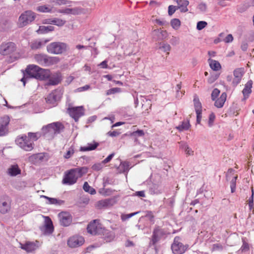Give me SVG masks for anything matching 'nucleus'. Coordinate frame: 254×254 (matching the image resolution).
<instances>
[{"label":"nucleus","instance_id":"f257e3e1","mask_svg":"<svg viewBox=\"0 0 254 254\" xmlns=\"http://www.w3.org/2000/svg\"><path fill=\"white\" fill-rule=\"evenodd\" d=\"M49 71L46 69L42 68L38 65L31 64L27 66L25 69L24 76L21 79V81L25 85V80L28 78H34L42 80L43 78L47 75Z\"/></svg>","mask_w":254,"mask_h":254},{"label":"nucleus","instance_id":"f03ea898","mask_svg":"<svg viewBox=\"0 0 254 254\" xmlns=\"http://www.w3.org/2000/svg\"><path fill=\"white\" fill-rule=\"evenodd\" d=\"M64 128V126L62 123L57 122L43 127L42 131L44 135L53 138L55 134L60 133Z\"/></svg>","mask_w":254,"mask_h":254},{"label":"nucleus","instance_id":"7ed1b4c3","mask_svg":"<svg viewBox=\"0 0 254 254\" xmlns=\"http://www.w3.org/2000/svg\"><path fill=\"white\" fill-rule=\"evenodd\" d=\"M36 62L42 66H50L58 64L60 59L58 57H49L45 54H36L34 56Z\"/></svg>","mask_w":254,"mask_h":254},{"label":"nucleus","instance_id":"20e7f679","mask_svg":"<svg viewBox=\"0 0 254 254\" xmlns=\"http://www.w3.org/2000/svg\"><path fill=\"white\" fill-rule=\"evenodd\" d=\"M49 72L47 75L44 77L42 80H48L47 85H57L60 83L63 79L62 74L60 71L51 72L50 70L46 69Z\"/></svg>","mask_w":254,"mask_h":254},{"label":"nucleus","instance_id":"39448f33","mask_svg":"<svg viewBox=\"0 0 254 254\" xmlns=\"http://www.w3.org/2000/svg\"><path fill=\"white\" fill-rule=\"evenodd\" d=\"M189 247L188 244L184 245L182 242V239L180 237L177 236L174 238L171 245V249L174 254H183L188 249Z\"/></svg>","mask_w":254,"mask_h":254},{"label":"nucleus","instance_id":"423d86ee","mask_svg":"<svg viewBox=\"0 0 254 254\" xmlns=\"http://www.w3.org/2000/svg\"><path fill=\"white\" fill-rule=\"evenodd\" d=\"M35 13L31 11L27 10L22 13L19 17L18 25L19 27H23L34 20Z\"/></svg>","mask_w":254,"mask_h":254},{"label":"nucleus","instance_id":"0eeeda50","mask_svg":"<svg viewBox=\"0 0 254 254\" xmlns=\"http://www.w3.org/2000/svg\"><path fill=\"white\" fill-rule=\"evenodd\" d=\"M67 45L62 42H53L47 47L48 53L53 54H61L66 51Z\"/></svg>","mask_w":254,"mask_h":254},{"label":"nucleus","instance_id":"6e6552de","mask_svg":"<svg viewBox=\"0 0 254 254\" xmlns=\"http://www.w3.org/2000/svg\"><path fill=\"white\" fill-rule=\"evenodd\" d=\"M16 143L21 148L27 151H31L33 148V142L26 135L17 137Z\"/></svg>","mask_w":254,"mask_h":254},{"label":"nucleus","instance_id":"1a4fd4ad","mask_svg":"<svg viewBox=\"0 0 254 254\" xmlns=\"http://www.w3.org/2000/svg\"><path fill=\"white\" fill-rule=\"evenodd\" d=\"M16 50V45L11 42L2 43L0 46V54L2 55H11Z\"/></svg>","mask_w":254,"mask_h":254},{"label":"nucleus","instance_id":"9d476101","mask_svg":"<svg viewBox=\"0 0 254 254\" xmlns=\"http://www.w3.org/2000/svg\"><path fill=\"white\" fill-rule=\"evenodd\" d=\"M62 97L61 91L59 90H55L50 93L47 98L46 101L47 103L50 105L51 106H55L57 105V102L60 100Z\"/></svg>","mask_w":254,"mask_h":254},{"label":"nucleus","instance_id":"9b49d317","mask_svg":"<svg viewBox=\"0 0 254 254\" xmlns=\"http://www.w3.org/2000/svg\"><path fill=\"white\" fill-rule=\"evenodd\" d=\"M11 208V199L7 195L0 197V212L5 214L8 212Z\"/></svg>","mask_w":254,"mask_h":254},{"label":"nucleus","instance_id":"f8f14e48","mask_svg":"<svg viewBox=\"0 0 254 254\" xmlns=\"http://www.w3.org/2000/svg\"><path fill=\"white\" fill-rule=\"evenodd\" d=\"M68 113L75 122H77L81 116L84 115V110L83 106L68 108Z\"/></svg>","mask_w":254,"mask_h":254},{"label":"nucleus","instance_id":"ddd939ff","mask_svg":"<svg viewBox=\"0 0 254 254\" xmlns=\"http://www.w3.org/2000/svg\"><path fill=\"white\" fill-rule=\"evenodd\" d=\"M87 230L89 233L93 235L99 234L103 231L98 221L97 220H94L88 225Z\"/></svg>","mask_w":254,"mask_h":254},{"label":"nucleus","instance_id":"4468645a","mask_svg":"<svg viewBox=\"0 0 254 254\" xmlns=\"http://www.w3.org/2000/svg\"><path fill=\"white\" fill-rule=\"evenodd\" d=\"M9 122L10 118L8 116H4L0 118V136L5 135L8 133Z\"/></svg>","mask_w":254,"mask_h":254},{"label":"nucleus","instance_id":"2eb2a0df","mask_svg":"<svg viewBox=\"0 0 254 254\" xmlns=\"http://www.w3.org/2000/svg\"><path fill=\"white\" fill-rule=\"evenodd\" d=\"M84 243V239L82 236H73L70 237L67 241L68 246L72 248L80 247Z\"/></svg>","mask_w":254,"mask_h":254},{"label":"nucleus","instance_id":"dca6fc26","mask_svg":"<svg viewBox=\"0 0 254 254\" xmlns=\"http://www.w3.org/2000/svg\"><path fill=\"white\" fill-rule=\"evenodd\" d=\"M77 179L78 178L75 172L72 169L64 175L63 180V183L68 185H72L76 182Z\"/></svg>","mask_w":254,"mask_h":254},{"label":"nucleus","instance_id":"f3484780","mask_svg":"<svg viewBox=\"0 0 254 254\" xmlns=\"http://www.w3.org/2000/svg\"><path fill=\"white\" fill-rule=\"evenodd\" d=\"M61 225L63 226H69L72 222V217L67 212H62L58 215Z\"/></svg>","mask_w":254,"mask_h":254},{"label":"nucleus","instance_id":"a211bd4d","mask_svg":"<svg viewBox=\"0 0 254 254\" xmlns=\"http://www.w3.org/2000/svg\"><path fill=\"white\" fill-rule=\"evenodd\" d=\"M244 73L245 70L243 67L237 68L234 70L233 75L234 77L232 81V85L234 86H236L240 83Z\"/></svg>","mask_w":254,"mask_h":254},{"label":"nucleus","instance_id":"6ab92c4d","mask_svg":"<svg viewBox=\"0 0 254 254\" xmlns=\"http://www.w3.org/2000/svg\"><path fill=\"white\" fill-rule=\"evenodd\" d=\"M45 157L44 153H40L33 154L29 157V161L33 164H36L42 161Z\"/></svg>","mask_w":254,"mask_h":254},{"label":"nucleus","instance_id":"aec40b11","mask_svg":"<svg viewBox=\"0 0 254 254\" xmlns=\"http://www.w3.org/2000/svg\"><path fill=\"white\" fill-rule=\"evenodd\" d=\"M178 6H177V9H180L181 12H186L188 11L187 8L189 4V1L187 0H175Z\"/></svg>","mask_w":254,"mask_h":254},{"label":"nucleus","instance_id":"412c9836","mask_svg":"<svg viewBox=\"0 0 254 254\" xmlns=\"http://www.w3.org/2000/svg\"><path fill=\"white\" fill-rule=\"evenodd\" d=\"M227 98V94L225 92H223L221 94L220 97L218 98L215 100L214 105L218 108H222L226 102Z\"/></svg>","mask_w":254,"mask_h":254},{"label":"nucleus","instance_id":"4be33fe9","mask_svg":"<svg viewBox=\"0 0 254 254\" xmlns=\"http://www.w3.org/2000/svg\"><path fill=\"white\" fill-rule=\"evenodd\" d=\"M37 246L32 242H27L24 245H21V248L28 253L34 251L37 249Z\"/></svg>","mask_w":254,"mask_h":254},{"label":"nucleus","instance_id":"5701e85b","mask_svg":"<svg viewBox=\"0 0 254 254\" xmlns=\"http://www.w3.org/2000/svg\"><path fill=\"white\" fill-rule=\"evenodd\" d=\"M45 229L47 233L51 234L54 231V226L51 219L49 217H45Z\"/></svg>","mask_w":254,"mask_h":254},{"label":"nucleus","instance_id":"b1692460","mask_svg":"<svg viewBox=\"0 0 254 254\" xmlns=\"http://www.w3.org/2000/svg\"><path fill=\"white\" fill-rule=\"evenodd\" d=\"M99 145L98 142L93 141L92 143H88L87 146H81L80 148L81 151L86 152L95 150Z\"/></svg>","mask_w":254,"mask_h":254},{"label":"nucleus","instance_id":"393cba45","mask_svg":"<svg viewBox=\"0 0 254 254\" xmlns=\"http://www.w3.org/2000/svg\"><path fill=\"white\" fill-rule=\"evenodd\" d=\"M7 173L11 176H15L21 173V170L17 165H13L8 169Z\"/></svg>","mask_w":254,"mask_h":254},{"label":"nucleus","instance_id":"a878e982","mask_svg":"<svg viewBox=\"0 0 254 254\" xmlns=\"http://www.w3.org/2000/svg\"><path fill=\"white\" fill-rule=\"evenodd\" d=\"M253 85L252 80L248 81L245 85V88L243 90V94L245 98H248L249 94L252 92V88Z\"/></svg>","mask_w":254,"mask_h":254},{"label":"nucleus","instance_id":"bb28decb","mask_svg":"<svg viewBox=\"0 0 254 254\" xmlns=\"http://www.w3.org/2000/svg\"><path fill=\"white\" fill-rule=\"evenodd\" d=\"M208 63L210 68L214 71H218L221 69V65L217 61L209 59Z\"/></svg>","mask_w":254,"mask_h":254},{"label":"nucleus","instance_id":"cd10ccee","mask_svg":"<svg viewBox=\"0 0 254 254\" xmlns=\"http://www.w3.org/2000/svg\"><path fill=\"white\" fill-rule=\"evenodd\" d=\"M49 41H50V40L49 39L45 40L44 41V43L39 40H35L31 43L30 47L32 50L38 49L42 47V45L45 44Z\"/></svg>","mask_w":254,"mask_h":254},{"label":"nucleus","instance_id":"c85d7f7f","mask_svg":"<svg viewBox=\"0 0 254 254\" xmlns=\"http://www.w3.org/2000/svg\"><path fill=\"white\" fill-rule=\"evenodd\" d=\"M55 29V28L53 26H40L39 29L37 30V32L38 34H44L47 33L50 31H53Z\"/></svg>","mask_w":254,"mask_h":254},{"label":"nucleus","instance_id":"c756f323","mask_svg":"<svg viewBox=\"0 0 254 254\" xmlns=\"http://www.w3.org/2000/svg\"><path fill=\"white\" fill-rule=\"evenodd\" d=\"M72 169L75 172L77 178L81 177L87 172V168L86 167L77 168Z\"/></svg>","mask_w":254,"mask_h":254},{"label":"nucleus","instance_id":"7c9ffc66","mask_svg":"<svg viewBox=\"0 0 254 254\" xmlns=\"http://www.w3.org/2000/svg\"><path fill=\"white\" fill-rule=\"evenodd\" d=\"M153 34L154 35H156L158 37V40H163L166 37L167 32L165 30L155 29L153 31Z\"/></svg>","mask_w":254,"mask_h":254},{"label":"nucleus","instance_id":"2f4dec72","mask_svg":"<svg viewBox=\"0 0 254 254\" xmlns=\"http://www.w3.org/2000/svg\"><path fill=\"white\" fill-rule=\"evenodd\" d=\"M190 127V124L189 121H183L182 124L176 127V128L179 131H182L184 130H188Z\"/></svg>","mask_w":254,"mask_h":254},{"label":"nucleus","instance_id":"473e14b6","mask_svg":"<svg viewBox=\"0 0 254 254\" xmlns=\"http://www.w3.org/2000/svg\"><path fill=\"white\" fill-rule=\"evenodd\" d=\"M193 103L194 106V108L196 112L199 111H202V106L198 98V97L195 96L193 99Z\"/></svg>","mask_w":254,"mask_h":254},{"label":"nucleus","instance_id":"72a5a7b5","mask_svg":"<svg viewBox=\"0 0 254 254\" xmlns=\"http://www.w3.org/2000/svg\"><path fill=\"white\" fill-rule=\"evenodd\" d=\"M50 2L55 5H69L71 1L68 0H51Z\"/></svg>","mask_w":254,"mask_h":254},{"label":"nucleus","instance_id":"f704fd0d","mask_svg":"<svg viewBox=\"0 0 254 254\" xmlns=\"http://www.w3.org/2000/svg\"><path fill=\"white\" fill-rule=\"evenodd\" d=\"M83 189L86 192H88L91 194H94L96 193V190L94 189L91 187L87 182L84 183Z\"/></svg>","mask_w":254,"mask_h":254},{"label":"nucleus","instance_id":"c9c22d12","mask_svg":"<svg viewBox=\"0 0 254 254\" xmlns=\"http://www.w3.org/2000/svg\"><path fill=\"white\" fill-rule=\"evenodd\" d=\"M161 231V229L159 227H156L153 232L152 241L154 243L156 242L158 240V235Z\"/></svg>","mask_w":254,"mask_h":254},{"label":"nucleus","instance_id":"e433bc0d","mask_svg":"<svg viewBox=\"0 0 254 254\" xmlns=\"http://www.w3.org/2000/svg\"><path fill=\"white\" fill-rule=\"evenodd\" d=\"M170 24L174 29L177 30L181 26V21L178 18H174L171 20Z\"/></svg>","mask_w":254,"mask_h":254},{"label":"nucleus","instance_id":"4c0bfd02","mask_svg":"<svg viewBox=\"0 0 254 254\" xmlns=\"http://www.w3.org/2000/svg\"><path fill=\"white\" fill-rule=\"evenodd\" d=\"M66 23L65 20L58 18H53V24L54 25H57L59 27H61L64 26Z\"/></svg>","mask_w":254,"mask_h":254},{"label":"nucleus","instance_id":"58836bf2","mask_svg":"<svg viewBox=\"0 0 254 254\" xmlns=\"http://www.w3.org/2000/svg\"><path fill=\"white\" fill-rule=\"evenodd\" d=\"M36 10L41 12H51L52 8L47 5L39 6L37 7Z\"/></svg>","mask_w":254,"mask_h":254},{"label":"nucleus","instance_id":"ea45409f","mask_svg":"<svg viewBox=\"0 0 254 254\" xmlns=\"http://www.w3.org/2000/svg\"><path fill=\"white\" fill-rule=\"evenodd\" d=\"M237 178L238 175H236L235 176L232 177V180L230 182V188L232 193H234L236 190V180Z\"/></svg>","mask_w":254,"mask_h":254},{"label":"nucleus","instance_id":"a19ab883","mask_svg":"<svg viewBox=\"0 0 254 254\" xmlns=\"http://www.w3.org/2000/svg\"><path fill=\"white\" fill-rule=\"evenodd\" d=\"M74 148L73 146H70L64 155V157L65 159L70 158L74 153Z\"/></svg>","mask_w":254,"mask_h":254},{"label":"nucleus","instance_id":"79ce46f5","mask_svg":"<svg viewBox=\"0 0 254 254\" xmlns=\"http://www.w3.org/2000/svg\"><path fill=\"white\" fill-rule=\"evenodd\" d=\"M77 9L75 8H65L64 9L59 10L58 12L65 14H73L77 13Z\"/></svg>","mask_w":254,"mask_h":254},{"label":"nucleus","instance_id":"37998d69","mask_svg":"<svg viewBox=\"0 0 254 254\" xmlns=\"http://www.w3.org/2000/svg\"><path fill=\"white\" fill-rule=\"evenodd\" d=\"M121 92V89L118 87L112 88L107 91L106 94L107 95L114 94L116 93H119Z\"/></svg>","mask_w":254,"mask_h":254},{"label":"nucleus","instance_id":"c03bdc74","mask_svg":"<svg viewBox=\"0 0 254 254\" xmlns=\"http://www.w3.org/2000/svg\"><path fill=\"white\" fill-rule=\"evenodd\" d=\"M252 195L249 199V206L250 210L253 209V211H254V202H253L254 190H253V188L252 189Z\"/></svg>","mask_w":254,"mask_h":254},{"label":"nucleus","instance_id":"a18cd8bd","mask_svg":"<svg viewBox=\"0 0 254 254\" xmlns=\"http://www.w3.org/2000/svg\"><path fill=\"white\" fill-rule=\"evenodd\" d=\"M207 25V23L204 21H200L197 22L196 28L198 30H201L204 28Z\"/></svg>","mask_w":254,"mask_h":254},{"label":"nucleus","instance_id":"49530a36","mask_svg":"<svg viewBox=\"0 0 254 254\" xmlns=\"http://www.w3.org/2000/svg\"><path fill=\"white\" fill-rule=\"evenodd\" d=\"M220 94V90L218 89L217 88H215L213 90L212 93H211V99L213 101H214L216 100V99L218 96L219 94Z\"/></svg>","mask_w":254,"mask_h":254},{"label":"nucleus","instance_id":"de8ad7c7","mask_svg":"<svg viewBox=\"0 0 254 254\" xmlns=\"http://www.w3.org/2000/svg\"><path fill=\"white\" fill-rule=\"evenodd\" d=\"M104 164L101 163H96L93 165L92 167L93 170L95 171H99L101 170L103 167Z\"/></svg>","mask_w":254,"mask_h":254},{"label":"nucleus","instance_id":"09e8293b","mask_svg":"<svg viewBox=\"0 0 254 254\" xmlns=\"http://www.w3.org/2000/svg\"><path fill=\"white\" fill-rule=\"evenodd\" d=\"M164 52H167V54H169V51L171 50V46L168 44H163V45L160 47Z\"/></svg>","mask_w":254,"mask_h":254},{"label":"nucleus","instance_id":"8fccbe9b","mask_svg":"<svg viewBox=\"0 0 254 254\" xmlns=\"http://www.w3.org/2000/svg\"><path fill=\"white\" fill-rule=\"evenodd\" d=\"M235 170L232 168L229 169L226 174V179L230 180L231 177L234 175Z\"/></svg>","mask_w":254,"mask_h":254},{"label":"nucleus","instance_id":"3c124183","mask_svg":"<svg viewBox=\"0 0 254 254\" xmlns=\"http://www.w3.org/2000/svg\"><path fill=\"white\" fill-rule=\"evenodd\" d=\"M144 135V132L142 130H137L136 131H133L131 133V136H143Z\"/></svg>","mask_w":254,"mask_h":254},{"label":"nucleus","instance_id":"603ef678","mask_svg":"<svg viewBox=\"0 0 254 254\" xmlns=\"http://www.w3.org/2000/svg\"><path fill=\"white\" fill-rule=\"evenodd\" d=\"M90 88V86L89 85H85L84 86L79 87L76 89V92H81L85 91H87Z\"/></svg>","mask_w":254,"mask_h":254},{"label":"nucleus","instance_id":"864d4df0","mask_svg":"<svg viewBox=\"0 0 254 254\" xmlns=\"http://www.w3.org/2000/svg\"><path fill=\"white\" fill-rule=\"evenodd\" d=\"M178 9L177 6L174 5H169L168 7V14L169 15H172L176 10Z\"/></svg>","mask_w":254,"mask_h":254},{"label":"nucleus","instance_id":"5fc2aeb1","mask_svg":"<svg viewBox=\"0 0 254 254\" xmlns=\"http://www.w3.org/2000/svg\"><path fill=\"white\" fill-rule=\"evenodd\" d=\"M218 76H219L216 74L211 75L208 78V82L210 84L212 83L218 78Z\"/></svg>","mask_w":254,"mask_h":254},{"label":"nucleus","instance_id":"6e6d98bb","mask_svg":"<svg viewBox=\"0 0 254 254\" xmlns=\"http://www.w3.org/2000/svg\"><path fill=\"white\" fill-rule=\"evenodd\" d=\"M215 119V116L214 114L213 113L210 114L209 116V121H208V124L210 127H211Z\"/></svg>","mask_w":254,"mask_h":254},{"label":"nucleus","instance_id":"4d7b16f0","mask_svg":"<svg viewBox=\"0 0 254 254\" xmlns=\"http://www.w3.org/2000/svg\"><path fill=\"white\" fill-rule=\"evenodd\" d=\"M240 249L242 252L248 251L249 250V244L247 242H244Z\"/></svg>","mask_w":254,"mask_h":254},{"label":"nucleus","instance_id":"13d9d810","mask_svg":"<svg viewBox=\"0 0 254 254\" xmlns=\"http://www.w3.org/2000/svg\"><path fill=\"white\" fill-rule=\"evenodd\" d=\"M233 37L232 34H228L225 38L223 40V41L227 43L231 42L233 41Z\"/></svg>","mask_w":254,"mask_h":254},{"label":"nucleus","instance_id":"bf43d9fd","mask_svg":"<svg viewBox=\"0 0 254 254\" xmlns=\"http://www.w3.org/2000/svg\"><path fill=\"white\" fill-rule=\"evenodd\" d=\"M114 155V153H112L111 154L109 155L107 158L102 161V163L105 164L106 163L109 162L112 160Z\"/></svg>","mask_w":254,"mask_h":254},{"label":"nucleus","instance_id":"052dcab7","mask_svg":"<svg viewBox=\"0 0 254 254\" xmlns=\"http://www.w3.org/2000/svg\"><path fill=\"white\" fill-rule=\"evenodd\" d=\"M108 62L106 60H105L101 62L99 64V66H100L102 68H108V65L107 64Z\"/></svg>","mask_w":254,"mask_h":254},{"label":"nucleus","instance_id":"680f3d73","mask_svg":"<svg viewBox=\"0 0 254 254\" xmlns=\"http://www.w3.org/2000/svg\"><path fill=\"white\" fill-rule=\"evenodd\" d=\"M196 122L197 124H200L201 119L202 111L196 112Z\"/></svg>","mask_w":254,"mask_h":254},{"label":"nucleus","instance_id":"e2e57ef3","mask_svg":"<svg viewBox=\"0 0 254 254\" xmlns=\"http://www.w3.org/2000/svg\"><path fill=\"white\" fill-rule=\"evenodd\" d=\"M44 197L49 200V203L50 204H56L58 202L57 199L53 198H50L46 196H43Z\"/></svg>","mask_w":254,"mask_h":254},{"label":"nucleus","instance_id":"0e129e2a","mask_svg":"<svg viewBox=\"0 0 254 254\" xmlns=\"http://www.w3.org/2000/svg\"><path fill=\"white\" fill-rule=\"evenodd\" d=\"M135 195L144 197L145 196V191L144 190L136 191L135 192Z\"/></svg>","mask_w":254,"mask_h":254},{"label":"nucleus","instance_id":"69168bd1","mask_svg":"<svg viewBox=\"0 0 254 254\" xmlns=\"http://www.w3.org/2000/svg\"><path fill=\"white\" fill-rule=\"evenodd\" d=\"M42 23L44 24H52L53 18H47L44 19L42 21Z\"/></svg>","mask_w":254,"mask_h":254},{"label":"nucleus","instance_id":"338daca9","mask_svg":"<svg viewBox=\"0 0 254 254\" xmlns=\"http://www.w3.org/2000/svg\"><path fill=\"white\" fill-rule=\"evenodd\" d=\"M241 49L243 51H246L248 49V44L246 42L242 43L241 45Z\"/></svg>","mask_w":254,"mask_h":254},{"label":"nucleus","instance_id":"774afa93","mask_svg":"<svg viewBox=\"0 0 254 254\" xmlns=\"http://www.w3.org/2000/svg\"><path fill=\"white\" fill-rule=\"evenodd\" d=\"M186 152L187 154H188L189 155H191L193 154V151L188 146H187L186 148Z\"/></svg>","mask_w":254,"mask_h":254}]
</instances>
